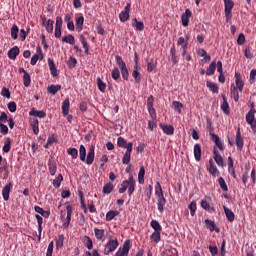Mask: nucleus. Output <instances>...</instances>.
I'll return each mask as SVG.
<instances>
[{
	"label": "nucleus",
	"instance_id": "39448f33",
	"mask_svg": "<svg viewBox=\"0 0 256 256\" xmlns=\"http://www.w3.org/2000/svg\"><path fill=\"white\" fill-rule=\"evenodd\" d=\"M131 250V242L126 240L123 243V246L118 249L116 252L118 256H129V251Z\"/></svg>",
	"mask_w": 256,
	"mask_h": 256
},
{
	"label": "nucleus",
	"instance_id": "de8ad7c7",
	"mask_svg": "<svg viewBox=\"0 0 256 256\" xmlns=\"http://www.w3.org/2000/svg\"><path fill=\"white\" fill-rule=\"evenodd\" d=\"M62 42L73 45L75 43V36H73L72 34H68L67 36L62 38Z\"/></svg>",
	"mask_w": 256,
	"mask_h": 256
},
{
	"label": "nucleus",
	"instance_id": "6e6552de",
	"mask_svg": "<svg viewBox=\"0 0 256 256\" xmlns=\"http://www.w3.org/2000/svg\"><path fill=\"white\" fill-rule=\"evenodd\" d=\"M132 152H133V142H129L128 150H126V152L122 158L123 165H129V163H131V153Z\"/></svg>",
	"mask_w": 256,
	"mask_h": 256
},
{
	"label": "nucleus",
	"instance_id": "c9c22d12",
	"mask_svg": "<svg viewBox=\"0 0 256 256\" xmlns=\"http://www.w3.org/2000/svg\"><path fill=\"white\" fill-rule=\"evenodd\" d=\"M79 157H80V161L82 162H85L87 158V149L83 144H81L79 147Z\"/></svg>",
	"mask_w": 256,
	"mask_h": 256
},
{
	"label": "nucleus",
	"instance_id": "13d9d810",
	"mask_svg": "<svg viewBox=\"0 0 256 256\" xmlns=\"http://www.w3.org/2000/svg\"><path fill=\"white\" fill-rule=\"evenodd\" d=\"M150 239L151 241H153L154 243H159V241H161V232H153L150 235Z\"/></svg>",
	"mask_w": 256,
	"mask_h": 256
},
{
	"label": "nucleus",
	"instance_id": "09e8293b",
	"mask_svg": "<svg viewBox=\"0 0 256 256\" xmlns=\"http://www.w3.org/2000/svg\"><path fill=\"white\" fill-rule=\"evenodd\" d=\"M83 243H84L85 247H87V249H89V250L93 249V240H91V237L84 236Z\"/></svg>",
	"mask_w": 256,
	"mask_h": 256
},
{
	"label": "nucleus",
	"instance_id": "b1692460",
	"mask_svg": "<svg viewBox=\"0 0 256 256\" xmlns=\"http://www.w3.org/2000/svg\"><path fill=\"white\" fill-rule=\"evenodd\" d=\"M48 171L52 176L57 173V163L53 159L48 160Z\"/></svg>",
	"mask_w": 256,
	"mask_h": 256
},
{
	"label": "nucleus",
	"instance_id": "79ce46f5",
	"mask_svg": "<svg viewBox=\"0 0 256 256\" xmlns=\"http://www.w3.org/2000/svg\"><path fill=\"white\" fill-rule=\"evenodd\" d=\"M138 183L143 185L145 183V167L141 166L138 173Z\"/></svg>",
	"mask_w": 256,
	"mask_h": 256
},
{
	"label": "nucleus",
	"instance_id": "9b49d317",
	"mask_svg": "<svg viewBox=\"0 0 256 256\" xmlns=\"http://www.w3.org/2000/svg\"><path fill=\"white\" fill-rule=\"evenodd\" d=\"M11 189H13V182H8L2 188V197H3L4 201H9V195L11 193Z\"/></svg>",
	"mask_w": 256,
	"mask_h": 256
},
{
	"label": "nucleus",
	"instance_id": "58836bf2",
	"mask_svg": "<svg viewBox=\"0 0 256 256\" xmlns=\"http://www.w3.org/2000/svg\"><path fill=\"white\" fill-rule=\"evenodd\" d=\"M113 189H114L113 183H111V182L106 183L103 186L102 193H104V195H109V194H111L113 192Z\"/></svg>",
	"mask_w": 256,
	"mask_h": 256
},
{
	"label": "nucleus",
	"instance_id": "a878e982",
	"mask_svg": "<svg viewBox=\"0 0 256 256\" xmlns=\"http://www.w3.org/2000/svg\"><path fill=\"white\" fill-rule=\"evenodd\" d=\"M223 209L228 221H230V223H233V221H235V213H233V211L227 206H223Z\"/></svg>",
	"mask_w": 256,
	"mask_h": 256
},
{
	"label": "nucleus",
	"instance_id": "338daca9",
	"mask_svg": "<svg viewBox=\"0 0 256 256\" xmlns=\"http://www.w3.org/2000/svg\"><path fill=\"white\" fill-rule=\"evenodd\" d=\"M172 107L173 109H175V111H177V113H181V108L183 107V104L179 101H174L172 103Z\"/></svg>",
	"mask_w": 256,
	"mask_h": 256
},
{
	"label": "nucleus",
	"instance_id": "774afa93",
	"mask_svg": "<svg viewBox=\"0 0 256 256\" xmlns=\"http://www.w3.org/2000/svg\"><path fill=\"white\" fill-rule=\"evenodd\" d=\"M255 78H256V69H252L250 71V78H249L250 85L255 84V81H256Z\"/></svg>",
	"mask_w": 256,
	"mask_h": 256
},
{
	"label": "nucleus",
	"instance_id": "f704fd0d",
	"mask_svg": "<svg viewBox=\"0 0 256 256\" xmlns=\"http://www.w3.org/2000/svg\"><path fill=\"white\" fill-rule=\"evenodd\" d=\"M111 77L114 79V81H121V71H119V68L114 67L112 72H111Z\"/></svg>",
	"mask_w": 256,
	"mask_h": 256
},
{
	"label": "nucleus",
	"instance_id": "c85d7f7f",
	"mask_svg": "<svg viewBox=\"0 0 256 256\" xmlns=\"http://www.w3.org/2000/svg\"><path fill=\"white\" fill-rule=\"evenodd\" d=\"M83 23H85V17H83V15L76 17V29L78 33L83 31Z\"/></svg>",
	"mask_w": 256,
	"mask_h": 256
},
{
	"label": "nucleus",
	"instance_id": "473e14b6",
	"mask_svg": "<svg viewBox=\"0 0 256 256\" xmlns=\"http://www.w3.org/2000/svg\"><path fill=\"white\" fill-rule=\"evenodd\" d=\"M132 27L136 28V31H143L145 29V24L143 22H139L137 18L132 20Z\"/></svg>",
	"mask_w": 256,
	"mask_h": 256
},
{
	"label": "nucleus",
	"instance_id": "cd10ccee",
	"mask_svg": "<svg viewBox=\"0 0 256 256\" xmlns=\"http://www.w3.org/2000/svg\"><path fill=\"white\" fill-rule=\"evenodd\" d=\"M69 107H70L69 98H66L62 102V114H63V117H67V115H69Z\"/></svg>",
	"mask_w": 256,
	"mask_h": 256
},
{
	"label": "nucleus",
	"instance_id": "8fccbe9b",
	"mask_svg": "<svg viewBox=\"0 0 256 256\" xmlns=\"http://www.w3.org/2000/svg\"><path fill=\"white\" fill-rule=\"evenodd\" d=\"M189 43H185L182 46V57H184V59H186V61H189L191 59V55L189 53H187V47H188Z\"/></svg>",
	"mask_w": 256,
	"mask_h": 256
},
{
	"label": "nucleus",
	"instance_id": "69168bd1",
	"mask_svg": "<svg viewBox=\"0 0 256 256\" xmlns=\"http://www.w3.org/2000/svg\"><path fill=\"white\" fill-rule=\"evenodd\" d=\"M0 95L2 97H5L6 99H11V92L8 90L7 87H3L1 92H0Z\"/></svg>",
	"mask_w": 256,
	"mask_h": 256
},
{
	"label": "nucleus",
	"instance_id": "2f4dec72",
	"mask_svg": "<svg viewBox=\"0 0 256 256\" xmlns=\"http://www.w3.org/2000/svg\"><path fill=\"white\" fill-rule=\"evenodd\" d=\"M194 159L195 161H201V144L194 145Z\"/></svg>",
	"mask_w": 256,
	"mask_h": 256
},
{
	"label": "nucleus",
	"instance_id": "0e129e2a",
	"mask_svg": "<svg viewBox=\"0 0 256 256\" xmlns=\"http://www.w3.org/2000/svg\"><path fill=\"white\" fill-rule=\"evenodd\" d=\"M200 205L202 209H205V211H209L210 213H212L213 208H211V205L207 203V200H201Z\"/></svg>",
	"mask_w": 256,
	"mask_h": 256
},
{
	"label": "nucleus",
	"instance_id": "0eeeda50",
	"mask_svg": "<svg viewBox=\"0 0 256 256\" xmlns=\"http://www.w3.org/2000/svg\"><path fill=\"white\" fill-rule=\"evenodd\" d=\"M67 216L62 224L63 229H69V225L71 224V217L73 215V206L67 205L66 206Z\"/></svg>",
	"mask_w": 256,
	"mask_h": 256
},
{
	"label": "nucleus",
	"instance_id": "ea45409f",
	"mask_svg": "<svg viewBox=\"0 0 256 256\" xmlns=\"http://www.w3.org/2000/svg\"><path fill=\"white\" fill-rule=\"evenodd\" d=\"M114 217H119V211L110 210L106 213V221H113Z\"/></svg>",
	"mask_w": 256,
	"mask_h": 256
},
{
	"label": "nucleus",
	"instance_id": "1a4fd4ad",
	"mask_svg": "<svg viewBox=\"0 0 256 256\" xmlns=\"http://www.w3.org/2000/svg\"><path fill=\"white\" fill-rule=\"evenodd\" d=\"M207 171L210 173V175H212V177H219L220 175L219 169H217V166H215L213 159L209 160V164L207 165Z\"/></svg>",
	"mask_w": 256,
	"mask_h": 256
},
{
	"label": "nucleus",
	"instance_id": "aec40b11",
	"mask_svg": "<svg viewBox=\"0 0 256 256\" xmlns=\"http://www.w3.org/2000/svg\"><path fill=\"white\" fill-rule=\"evenodd\" d=\"M210 136L212 137L215 145H217L220 151H225V147L223 146V142L221 141V139H219V136L213 132H210Z\"/></svg>",
	"mask_w": 256,
	"mask_h": 256
},
{
	"label": "nucleus",
	"instance_id": "393cba45",
	"mask_svg": "<svg viewBox=\"0 0 256 256\" xmlns=\"http://www.w3.org/2000/svg\"><path fill=\"white\" fill-rule=\"evenodd\" d=\"M170 56L173 65H177V63H179V57H177V49L175 48V45L170 48Z\"/></svg>",
	"mask_w": 256,
	"mask_h": 256
},
{
	"label": "nucleus",
	"instance_id": "e2e57ef3",
	"mask_svg": "<svg viewBox=\"0 0 256 256\" xmlns=\"http://www.w3.org/2000/svg\"><path fill=\"white\" fill-rule=\"evenodd\" d=\"M120 73L122 75V79L124 81H129V70L127 69V66L120 69Z\"/></svg>",
	"mask_w": 256,
	"mask_h": 256
},
{
	"label": "nucleus",
	"instance_id": "20e7f679",
	"mask_svg": "<svg viewBox=\"0 0 256 256\" xmlns=\"http://www.w3.org/2000/svg\"><path fill=\"white\" fill-rule=\"evenodd\" d=\"M224 5H225V17H226V21L227 23H229V21H231V19L233 18V7H235V2H233V0H224Z\"/></svg>",
	"mask_w": 256,
	"mask_h": 256
},
{
	"label": "nucleus",
	"instance_id": "6ab92c4d",
	"mask_svg": "<svg viewBox=\"0 0 256 256\" xmlns=\"http://www.w3.org/2000/svg\"><path fill=\"white\" fill-rule=\"evenodd\" d=\"M29 115L31 117H39V119H45V117H47V113H45V111H43V110H35V108L30 110Z\"/></svg>",
	"mask_w": 256,
	"mask_h": 256
},
{
	"label": "nucleus",
	"instance_id": "72a5a7b5",
	"mask_svg": "<svg viewBox=\"0 0 256 256\" xmlns=\"http://www.w3.org/2000/svg\"><path fill=\"white\" fill-rule=\"evenodd\" d=\"M61 91V85H50L47 87V92L50 93V95H57V92Z\"/></svg>",
	"mask_w": 256,
	"mask_h": 256
},
{
	"label": "nucleus",
	"instance_id": "9d476101",
	"mask_svg": "<svg viewBox=\"0 0 256 256\" xmlns=\"http://www.w3.org/2000/svg\"><path fill=\"white\" fill-rule=\"evenodd\" d=\"M244 145H245V139H243V136H241V128H238L236 132V146L238 151H242Z\"/></svg>",
	"mask_w": 256,
	"mask_h": 256
},
{
	"label": "nucleus",
	"instance_id": "6e6d98bb",
	"mask_svg": "<svg viewBox=\"0 0 256 256\" xmlns=\"http://www.w3.org/2000/svg\"><path fill=\"white\" fill-rule=\"evenodd\" d=\"M23 85L24 87H29L31 85V75H29V72H25L23 75Z\"/></svg>",
	"mask_w": 256,
	"mask_h": 256
},
{
	"label": "nucleus",
	"instance_id": "2eb2a0df",
	"mask_svg": "<svg viewBox=\"0 0 256 256\" xmlns=\"http://www.w3.org/2000/svg\"><path fill=\"white\" fill-rule=\"evenodd\" d=\"M191 10L186 9L185 12L181 15V21L183 27H189V19H191Z\"/></svg>",
	"mask_w": 256,
	"mask_h": 256
},
{
	"label": "nucleus",
	"instance_id": "f8f14e48",
	"mask_svg": "<svg viewBox=\"0 0 256 256\" xmlns=\"http://www.w3.org/2000/svg\"><path fill=\"white\" fill-rule=\"evenodd\" d=\"M93 161H95V147L91 145L89 147L85 162L86 165H93Z\"/></svg>",
	"mask_w": 256,
	"mask_h": 256
},
{
	"label": "nucleus",
	"instance_id": "a19ab883",
	"mask_svg": "<svg viewBox=\"0 0 256 256\" xmlns=\"http://www.w3.org/2000/svg\"><path fill=\"white\" fill-rule=\"evenodd\" d=\"M206 87H208L209 91H212V93H219V86H217L215 82L207 81Z\"/></svg>",
	"mask_w": 256,
	"mask_h": 256
},
{
	"label": "nucleus",
	"instance_id": "bb28decb",
	"mask_svg": "<svg viewBox=\"0 0 256 256\" xmlns=\"http://www.w3.org/2000/svg\"><path fill=\"white\" fill-rule=\"evenodd\" d=\"M94 235L97 241H105V230L94 228Z\"/></svg>",
	"mask_w": 256,
	"mask_h": 256
},
{
	"label": "nucleus",
	"instance_id": "412c9836",
	"mask_svg": "<svg viewBox=\"0 0 256 256\" xmlns=\"http://www.w3.org/2000/svg\"><path fill=\"white\" fill-rule=\"evenodd\" d=\"M48 66L52 77H57L59 73H57V67L55 66V61H53V59L48 58Z\"/></svg>",
	"mask_w": 256,
	"mask_h": 256
},
{
	"label": "nucleus",
	"instance_id": "c03bdc74",
	"mask_svg": "<svg viewBox=\"0 0 256 256\" xmlns=\"http://www.w3.org/2000/svg\"><path fill=\"white\" fill-rule=\"evenodd\" d=\"M150 227H152V229H154V232L163 231V228L161 227V224H159V221H157V220H152L150 222Z\"/></svg>",
	"mask_w": 256,
	"mask_h": 256
},
{
	"label": "nucleus",
	"instance_id": "f3484780",
	"mask_svg": "<svg viewBox=\"0 0 256 256\" xmlns=\"http://www.w3.org/2000/svg\"><path fill=\"white\" fill-rule=\"evenodd\" d=\"M239 93H241V92L239 91L237 86H235V84H231L230 97H232V99H234L235 103L239 102Z\"/></svg>",
	"mask_w": 256,
	"mask_h": 256
},
{
	"label": "nucleus",
	"instance_id": "37998d69",
	"mask_svg": "<svg viewBox=\"0 0 256 256\" xmlns=\"http://www.w3.org/2000/svg\"><path fill=\"white\" fill-rule=\"evenodd\" d=\"M217 69V63L216 62H211L209 67L207 68L206 75L211 77V75H215V70Z\"/></svg>",
	"mask_w": 256,
	"mask_h": 256
},
{
	"label": "nucleus",
	"instance_id": "dca6fc26",
	"mask_svg": "<svg viewBox=\"0 0 256 256\" xmlns=\"http://www.w3.org/2000/svg\"><path fill=\"white\" fill-rule=\"evenodd\" d=\"M159 127L160 129H162L165 135L171 136L175 133V128L173 127V125L160 124Z\"/></svg>",
	"mask_w": 256,
	"mask_h": 256
},
{
	"label": "nucleus",
	"instance_id": "603ef678",
	"mask_svg": "<svg viewBox=\"0 0 256 256\" xmlns=\"http://www.w3.org/2000/svg\"><path fill=\"white\" fill-rule=\"evenodd\" d=\"M116 59V63L119 67V69H124L125 67H127V64L125 63V61L123 60V58L119 55L115 56Z\"/></svg>",
	"mask_w": 256,
	"mask_h": 256
},
{
	"label": "nucleus",
	"instance_id": "423d86ee",
	"mask_svg": "<svg viewBox=\"0 0 256 256\" xmlns=\"http://www.w3.org/2000/svg\"><path fill=\"white\" fill-rule=\"evenodd\" d=\"M131 12V3H127L124 10L119 14V20L121 23H126L129 21V13Z\"/></svg>",
	"mask_w": 256,
	"mask_h": 256
},
{
	"label": "nucleus",
	"instance_id": "a211bd4d",
	"mask_svg": "<svg viewBox=\"0 0 256 256\" xmlns=\"http://www.w3.org/2000/svg\"><path fill=\"white\" fill-rule=\"evenodd\" d=\"M223 103L221 104L222 111L229 115L231 113V109L229 108V102L227 101V96L225 94H222Z\"/></svg>",
	"mask_w": 256,
	"mask_h": 256
},
{
	"label": "nucleus",
	"instance_id": "3c124183",
	"mask_svg": "<svg viewBox=\"0 0 256 256\" xmlns=\"http://www.w3.org/2000/svg\"><path fill=\"white\" fill-rule=\"evenodd\" d=\"M2 151L3 153H9L11 151V138H6Z\"/></svg>",
	"mask_w": 256,
	"mask_h": 256
},
{
	"label": "nucleus",
	"instance_id": "5fc2aeb1",
	"mask_svg": "<svg viewBox=\"0 0 256 256\" xmlns=\"http://www.w3.org/2000/svg\"><path fill=\"white\" fill-rule=\"evenodd\" d=\"M18 35H19V26L14 24L11 28V38L14 39L15 41Z\"/></svg>",
	"mask_w": 256,
	"mask_h": 256
},
{
	"label": "nucleus",
	"instance_id": "4c0bfd02",
	"mask_svg": "<svg viewBox=\"0 0 256 256\" xmlns=\"http://www.w3.org/2000/svg\"><path fill=\"white\" fill-rule=\"evenodd\" d=\"M132 77L134 78L135 83H141V72H139V67H134Z\"/></svg>",
	"mask_w": 256,
	"mask_h": 256
},
{
	"label": "nucleus",
	"instance_id": "f257e3e1",
	"mask_svg": "<svg viewBox=\"0 0 256 256\" xmlns=\"http://www.w3.org/2000/svg\"><path fill=\"white\" fill-rule=\"evenodd\" d=\"M135 185V179L133 178V175L130 174L127 180L122 181L118 193L123 194L128 189V195L131 197V195L135 193Z\"/></svg>",
	"mask_w": 256,
	"mask_h": 256
},
{
	"label": "nucleus",
	"instance_id": "4be33fe9",
	"mask_svg": "<svg viewBox=\"0 0 256 256\" xmlns=\"http://www.w3.org/2000/svg\"><path fill=\"white\" fill-rule=\"evenodd\" d=\"M214 160L217 163L218 167H225V162L223 156L219 154L217 150L214 149Z\"/></svg>",
	"mask_w": 256,
	"mask_h": 256
},
{
	"label": "nucleus",
	"instance_id": "4d7b16f0",
	"mask_svg": "<svg viewBox=\"0 0 256 256\" xmlns=\"http://www.w3.org/2000/svg\"><path fill=\"white\" fill-rule=\"evenodd\" d=\"M55 22L52 19H48L47 22L45 23L46 31L47 33H53V25Z\"/></svg>",
	"mask_w": 256,
	"mask_h": 256
},
{
	"label": "nucleus",
	"instance_id": "ddd939ff",
	"mask_svg": "<svg viewBox=\"0 0 256 256\" xmlns=\"http://www.w3.org/2000/svg\"><path fill=\"white\" fill-rule=\"evenodd\" d=\"M235 79H236V87L240 93H243V89L245 87V82L243 81V78L241 77V73L236 72L235 73Z\"/></svg>",
	"mask_w": 256,
	"mask_h": 256
},
{
	"label": "nucleus",
	"instance_id": "e433bc0d",
	"mask_svg": "<svg viewBox=\"0 0 256 256\" xmlns=\"http://www.w3.org/2000/svg\"><path fill=\"white\" fill-rule=\"evenodd\" d=\"M96 83H97V86H98V89L101 93H105V91L107 90V84L105 82H103V80H101L100 77H98L96 79Z\"/></svg>",
	"mask_w": 256,
	"mask_h": 256
},
{
	"label": "nucleus",
	"instance_id": "7ed1b4c3",
	"mask_svg": "<svg viewBox=\"0 0 256 256\" xmlns=\"http://www.w3.org/2000/svg\"><path fill=\"white\" fill-rule=\"evenodd\" d=\"M117 247H119V240L117 238H110L104 246V255H109L110 253H113L117 250Z\"/></svg>",
	"mask_w": 256,
	"mask_h": 256
},
{
	"label": "nucleus",
	"instance_id": "5701e85b",
	"mask_svg": "<svg viewBox=\"0 0 256 256\" xmlns=\"http://www.w3.org/2000/svg\"><path fill=\"white\" fill-rule=\"evenodd\" d=\"M204 223L206 225V229H209L211 232L216 231V233H219V228H217L213 220L206 219Z\"/></svg>",
	"mask_w": 256,
	"mask_h": 256
},
{
	"label": "nucleus",
	"instance_id": "680f3d73",
	"mask_svg": "<svg viewBox=\"0 0 256 256\" xmlns=\"http://www.w3.org/2000/svg\"><path fill=\"white\" fill-rule=\"evenodd\" d=\"M218 183L222 189V191H229V187L227 186V182H225V179L223 177H220L218 179Z\"/></svg>",
	"mask_w": 256,
	"mask_h": 256
},
{
	"label": "nucleus",
	"instance_id": "864d4df0",
	"mask_svg": "<svg viewBox=\"0 0 256 256\" xmlns=\"http://www.w3.org/2000/svg\"><path fill=\"white\" fill-rule=\"evenodd\" d=\"M67 153L72 159H77V157H79V150H77V148H68Z\"/></svg>",
	"mask_w": 256,
	"mask_h": 256
},
{
	"label": "nucleus",
	"instance_id": "4468645a",
	"mask_svg": "<svg viewBox=\"0 0 256 256\" xmlns=\"http://www.w3.org/2000/svg\"><path fill=\"white\" fill-rule=\"evenodd\" d=\"M255 114H256V110H255V104H251V109L249 110V112L246 114V122L249 124L253 123V121H255Z\"/></svg>",
	"mask_w": 256,
	"mask_h": 256
},
{
	"label": "nucleus",
	"instance_id": "7c9ffc66",
	"mask_svg": "<svg viewBox=\"0 0 256 256\" xmlns=\"http://www.w3.org/2000/svg\"><path fill=\"white\" fill-rule=\"evenodd\" d=\"M80 43L82 44L85 55H89V44L83 34L80 35Z\"/></svg>",
	"mask_w": 256,
	"mask_h": 256
},
{
	"label": "nucleus",
	"instance_id": "bf43d9fd",
	"mask_svg": "<svg viewBox=\"0 0 256 256\" xmlns=\"http://www.w3.org/2000/svg\"><path fill=\"white\" fill-rule=\"evenodd\" d=\"M188 209H190V215H191V217H195V211H197V202L192 201V202L188 205Z\"/></svg>",
	"mask_w": 256,
	"mask_h": 256
},
{
	"label": "nucleus",
	"instance_id": "f03ea898",
	"mask_svg": "<svg viewBox=\"0 0 256 256\" xmlns=\"http://www.w3.org/2000/svg\"><path fill=\"white\" fill-rule=\"evenodd\" d=\"M155 195L157 196V207L159 213H163L165 211V205L167 204V199L163 195V188L161 187V183L157 182L155 185Z\"/></svg>",
	"mask_w": 256,
	"mask_h": 256
},
{
	"label": "nucleus",
	"instance_id": "a18cd8bd",
	"mask_svg": "<svg viewBox=\"0 0 256 256\" xmlns=\"http://www.w3.org/2000/svg\"><path fill=\"white\" fill-rule=\"evenodd\" d=\"M117 145L119 147H122L123 149L128 150L129 142L127 143V140H125L123 137H118L117 139Z\"/></svg>",
	"mask_w": 256,
	"mask_h": 256
},
{
	"label": "nucleus",
	"instance_id": "49530a36",
	"mask_svg": "<svg viewBox=\"0 0 256 256\" xmlns=\"http://www.w3.org/2000/svg\"><path fill=\"white\" fill-rule=\"evenodd\" d=\"M63 181V175L59 174L54 180H53V187H55V189H59V187H61V182Z\"/></svg>",
	"mask_w": 256,
	"mask_h": 256
},
{
	"label": "nucleus",
	"instance_id": "c756f323",
	"mask_svg": "<svg viewBox=\"0 0 256 256\" xmlns=\"http://www.w3.org/2000/svg\"><path fill=\"white\" fill-rule=\"evenodd\" d=\"M19 47L14 46L8 51V57L9 59H17V55H19Z\"/></svg>",
	"mask_w": 256,
	"mask_h": 256
},
{
	"label": "nucleus",
	"instance_id": "052dcab7",
	"mask_svg": "<svg viewBox=\"0 0 256 256\" xmlns=\"http://www.w3.org/2000/svg\"><path fill=\"white\" fill-rule=\"evenodd\" d=\"M179 252L175 248H168L164 251V256H177Z\"/></svg>",
	"mask_w": 256,
	"mask_h": 256
}]
</instances>
